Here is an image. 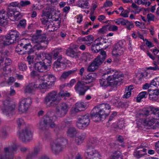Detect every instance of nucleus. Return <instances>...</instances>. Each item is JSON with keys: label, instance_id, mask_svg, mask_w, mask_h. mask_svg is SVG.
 Returning <instances> with one entry per match:
<instances>
[{"label": "nucleus", "instance_id": "obj_42", "mask_svg": "<svg viewBox=\"0 0 159 159\" xmlns=\"http://www.w3.org/2000/svg\"><path fill=\"white\" fill-rule=\"evenodd\" d=\"M123 25H126V28L128 30H130L134 27V24L132 21H129L125 19Z\"/></svg>", "mask_w": 159, "mask_h": 159}, {"label": "nucleus", "instance_id": "obj_19", "mask_svg": "<svg viewBox=\"0 0 159 159\" xmlns=\"http://www.w3.org/2000/svg\"><path fill=\"white\" fill-rule=\"evenodd\" d=\"M8 52H0V64H1L3 62L4 59L5 60V66L4 67L10 65L11 63V61L9 58H8V55L7 53ZM0 65H1L0 64Z\"/></svg>", "mask_w": 159, "mask_h": 159}, {"label": "nucleus", "instance_id": "obj_44", "mask_svg": "<svg viewBox=\"0 0 159 159\" xmlns=\"http://www.w3.org/2000/svg\"><path fill=\"white\" fill-rule=\"evenodd\" d=\"M46 30L49 32H53L57 30V28L54 25L53 21L52 20V22H50L47 26H46Z\"/></svg>", "mask_w": 159, "mask_h": 159}, {"label": "nucleus", "instance_id": "obj_58", "mask_svg": "<svg viewBox=\"0 0 159 159\" xmlns=\"http://www.w3.org/2000/svg\"><path fill=\"white\" fill-rule=\"evenodd\" d=\"M26 25V21L25 20L23 19L20 21L19 24L17 25V27L25 28Z\"/></svg>", "mask_w": 159, "mask_h": 159}, {"label": "nucleus", "instance_id": "obj_57", "mask_svg": "<svg viewBox=\"0 0 159 159\" xmlns=\"http://www.w3.org/2000/svg\"><path fill=\"white\" fill-rule=\"evenodd\" d=\"M134 155L135 157L139 158L144 156L145 155V154L139 152L138 150L137 149L134 152Z\"/></svg>", "mask_w": 159, "mask_h": 159}, {"label": "nucleus", "instance_id": "obj_38", "mask_svg": "<svg viewBox=\"0 0 159 159\" xmlns=\"http://www.w3.org/2000/svg\"><path fill=\"white\" fill-rule=\"evenodd\" d=\"M62 49L61 48H58L55 49L52 52L53 57L54 59L59 58V55L60 52H62Z\"/></svg>", "mask_w": 159, "mask_h": 159}, {"label": "nucleus", "instance_id": "obj_14", "mask_svg": "<svg viewBox=\"0 0 159 159\" xmlns=\"http://www.w3.org/2000/svg\"><path fill=\"white\" fill-rule=\"evenodd\" d=\"M32 134L29 128H26L22 130L19 134V138L23 142L29 141L32 138Z\"/></svg>", "mask_w": 159, "mask_h": 159}, {"label": "nucleus", "instance_id": "obj_59", "mask_svg": "<svg viewBox=\"0 0 159 159\" xmlns=\"http://www.w3.org/2000/svg\"><path fill=\"white\" fill-rule=\"evenodd\" d=\"M20 7H24L30 4V2L29 1H21L19 3Z\"/></svg>", "mask_w": 159, "mask_h": 159}, {"label": "nucleus", "instance_id": "obj_41", "mask_svg": "<svg viewBox=\"0 0 159 159\" xmlns=\"http://www.w3.org/2000/svg\"><path fill=\"white\" fill-rule=\"evenodd\" d=\"M39 129L44 132L47 131L48 126L43 123V121L40 122L38 125Z\"/></svg>", "mask_w": 159, "mask_h": 159}, {"label": "nucleus", "instance_id": "obj_64", "mask_svg": "<svg viewBox=\"0 0 159 159\" xmlns=\"http://www.w3.org/2000/svg\"><path fill=\"white\" fill-rule=\"evenodd\" d=\"M99 50L100 51V54L102 56L101 58L105 60L107 57L106 52L102 49H99Z\"/></svg>", "mask_w": 159, "mask_h": 159}, {"label": "nucleus", "instance_id": "obj_37", "mask_svg": "<svg viewBox=\"0 0 159 159\" xmlns=\"http://www.w3.org/2000/svg\"><path fill=\"white\" fill-rule=\"evenodd\" d=\"M85 137V135L84 134H82L80 135H78L75 138V142L76 143L79 145L81 143Z\"/></svg>", "mask_w": 159, "mask_h": 159}, {"label": "nucleus", "instance_id": "obj_53", "mask_svg": "<svg viewBox=\"0 0 159 159\" xmlns=\"http://www.w3.org/2000/svg\"><path fill=\"white\" fill-rule=\"evenodd\" d=\"M43 18L40 19L41 22L42 24L44 25H46L47 26L48 24H50V22H52V20H48V19L43 17Z\"/></svg>", "mask_w": 159, "mask_h": 159}, {"label": "nucleus", "instance_id": "obj_62", "mask_svg": "<svg viewBox=\"0 0 159 159\" xmlns=\"http://www.w3.org/2000/svg\"><path fill=\"white\" fill-rule=\"evenodd\" d=\"M124 20L125 19L123 18H120L116 20L115 21V22L117 25H119L120 24H121L122 25H123V24H124Z\"/></svg>", "mask_w": 159, "mask_h": 159}, {"label": "nucleus", "instance_id": "obj_43", "mask_svg": "<svg viewBox=\"0 0 159 159\" xmlns=\"http://www.w3.org/2000/svg\"><path fill=\"white\" fill-rule=\"evenodd\" d=\"M104 61V60L101 58V56L99 55L95 59L93 62L95 64V65L98 67L103 63Z\"/></svg>", "mask_w": 159, "mask_h": 159}, {"label": "nucleus", "instance_id": "obj_51", "mask_svg": "<svg viewBox=\"0 0 159 159\" xmlns=\"http://www.w3.org/2000/svg\"><path fill=\"white\" fill-rule=\"evenodd\" d=\"M18 67L19 69L22 71H25L27 68L26 64L24 62H20L18 64Z\"/></svg>", "mask_w": 159, "mask_h": 159}, {"label": "nucleus", "instance_id": "obj_54", "mask_svg": "<svg viewBox=\"0 0 159 159\" xmlns=\"http://www.w3.org/2000/svg\"><path fill=\"white\" fill-rule=\"evenodd\" d=\"M0 136L3 139H5L8 136V134L5 130H2L0 131Z\"/></svg>", "mask_w": 159, "mask_h": 159}, {"label": "nucleus", "instance_id": "obj_31", "mask_svg": "<svg viewBox=\"0 0 159 159\" xmlns=\"http://www.w3.org/2000/svg\"><path fill=\"white\" fill-rule=\"evenodd\" d=\"M98 109H100L101 110L107 111L110 113L111 111V107L109 104L107 103H102L98 105L97 107Z\"/></svg>", "mask_w": 159, "mask_h": 159}, {"label": "nucleus", "instance_id": "obj_29", "mask_svg": "<svg viewBox=\"0 0 159 159\" xmlns=\"http://www.w3.org/2000/svg\"><path fill=\"white\" fill-rule=\"evenodd\" d=\"M91 116L93 120L95 122L99 121L105 119L104 118L101 116L98 112H93L91 114Z\"/></svg>", "mask_w": 159, "mask_h": 159}, {"label": "nucleus", "instance_id": "obj_8", "mask_svg": "<svg viewBox=\"0 0 159 159\" xmlns=\"http://www.w3.org/2000/svg\"><path fill=\"white\" fill-rule=\"evenodd\" d=\"M90 120L88 115L84 116H79L76 122L77 127L80 129H84L89 125Z\"/></svg>", "mask_w": 159, "mask_h": 159}, {"label": "nucleus", "instance_id": "obj_24", "mask_svg": "<svg viewBox=\"0 0 159 159\" xmlns=\"http://www.w3.org/2000/svg\"><path fill=\"white\" fill-rule=\"evenodd\" d=\"M35 69L39 72H43L46 71L48 67H46L41 61L37 62L34 64Z\"/></svg>", "mask_w": 159, "mask_h": 159}, {"label": "nucleus", "instance_id": "obj_33", "mask_svg": "<svg viewBox=\"0 0 159 159\" xmlns=\"http://www.w3.org/2000/svg\"><path fill=\"white\" fill-rule=\"evenodd\" d=\"M43 140L45 141L49 142L50 143L53 142L52 137L51 133L48 131L44 132V134L43 137Z\"/></svg>", "mask_w": 159, "mask_h": 159}, {"label": "nucleus", "instance_id": "obj_49", "mask_svg": "<svg viewBox=\"0 0 159 159\" xmlns=\"http://www.w3.org/2000/svg\"><path fill=\"white\" fill-rule=\"evenodd\" d=\"M147 95V93L145 91L139 93L137 98V101L139 102L142 98H145V96Z\"/></svg>", "mask_w": 159, "mask_h": 159}, {"label": "nucleus", "instance_id": "obj_32", "mask_svg": "<svg viewBox=\"0 0 159 159\" xmlns=\"http://www.w3.org/2000/svg\"><path fill=\"white\" fill-rule=\"evenodd\" d=\"M41 62L43 63L46 67L50 66L52 62V57L50 54L48 53L47 55L44 59Z\"/></svg>", "mask_w": 159, "mask_h": 159}, {"label": "nucleus", "instance_id": "obj_22", "mask_svg": "<svg viewBox=\"0 0 159 159\" xmlns=\"http://www.w3.org/2000/svg\"><path fill=\"white\" fill-rule=\"evenodd\" d=\"M77 70V69H75L74 70L64 71L62 73L60 77V79L61 80H66L69 77L74 75Z\"/></svg>", "mask_w": 159, "mask_h": 159}, {"label": "nucleus", "instance_id": "obj_13", "mask_svg": "<svg viewBox=\"0 0 159 159\" xmlns=\"http://www.w3.org/2000/svg\"><path fill=\"white\" fill-rule=\"evenodd\" d=\"M121 75V74L115 70H109L103 74L102 76L110 82L115 80Z\"/></svg>", "mask_w": 159, "mask_h": 159}, {"label": "nucleus", "instance_id": "obj_61", "mask_svg": "<svg viewBox=\"0 0 159 159\" xmlns=\"http://www.w3.org/2000/svg\"><path fill=\"white\" fill-rule=\"evenodd\" d=\"M108 30H109L116 31L118 30V27L115 25H108Z\"/></svg>", "mask_w": 159, "mask_h": 159}, {"label": "nucleus", "instance_id": "obj_63", "mask_svg": "<svg viewBox=\"0 0 159 159\" xmlns=\"http://www.w3.org/2000/svg\"><path fill=\"white\" fill-rule=\"evenodd\" d=\"M34 57L32 56H28L27 58V61L29 64L30 65L33 63Z\"/></svg>", "mask_w": 159, "mask_h": 159}, {"label": "nucleus", "instance_id": "obj_25", "mask_svg": "<svg viewBox=\"0 0 159 159\" xmlns=\"http://www.w3.org/2000/svg\"><path fill=\"white\" fill-rule=\"evenodd\" d=\"M66 54L68 56L76 59H78L80 57V54L72 48H69L67 49Z\"/></svg>", "mask_w": 159, "mask_h": 159}, {"label": "nucleus", "instance_id": "obj_10", "mask_svg": "<svg viewBox=\"0 0 159 159\" xmlns=\"http://www.w3.org/2000/svg\"><path fill=\"white\" fill-rule=\"evenodd\" d=\"M125 50L124 42L120 41L115 44L112 50V55L118 57L123 54Z\"/></svg>", "mask_w": 159, "mask_h": 159}, {"label": "nucleus", "instance_id": "obj_50", "mask_svg": "<svg viewBox=\"0 0 159 159\" xmlns=\"http://www.w3.org/2000/svg\"><path fill=\"white\" fill-rule=\"evenodd\" d=\"M111 159H122L121 153L119 152H116L111 156Z\"/></svg>", "mask_w": 159, "mask_h": 159}, {"label": "nucleus", "instance_id": "obj_6", "mask_svg": "<svg viewBox=\"0 0 159 159\" xmlns=\"http://www.w3.org/2000/svg\"><path fill=\"white\" fill-rule=\"evenodd\" d=\"M66 140L65 138L59 139L57 141L50 143V146L52 152L55 155H57L62 152L64 148L62 143Z\"/></svg>", "mask_w": 159, "mask_h": 159}, {"label": "nucleus", "instance_id": "obj_23", "mask_svg": "<svg viewBox=\"0 0 159 159\" xmlns=\"http://www.w3.org/2000/svg\"><path fill=\"white\" fill-rule=\"evenodd\" d=\"M149 98L152 101H157L158 99L159 89L157 90H149Z\"/></svg>", "mask_w": 159, "mask_h": 159}, {"label": "nucleus", "instance_id": "obj_39", "mask_svg": "<svg viewBox=\"0 0 159 159\" xmlns=\"http://www.w3.org/2000/svg\"><path fill=\"white\" fill-rule=\"evenodd\" d=\"M37 88H39L40 89L49 88L52 85L51 84H48L47 82H43L42 84H39V85L37 84Z\"/></svg>", "mask_w": 159, "mask_h": 159}, {"label": "nucleus", "instance_id": "obj_20", "mask_svg": "<svg viewBox=\"0 0 159 159\" xmlns=\"http://www.w3.org/2000/svg\"><path fill=\"white\" fill-rule=\"evenodd\" d=\"M98 141L94 138H91L89 139L87 145V150L86 152L97 150L94 148L97 145Z\"/></svg>", "mask_w": 159, "mask_h": 159}, {"label": "nucleus", "instance_id": "obj_36", "mask_svg": "<svg viewBox=\"0 0 159 159\" xmlns=\"http://www.w3.org/2000/svg\"><path fill=\"white\" fill-rule=\"evenodd\" d=\"M86 78V79L83 81L84 82H86V84H89L92 82L95 79L94 74L93 73L89 74Z\"/></svg>", "mask_w": 159, "mask_h": 159}, {"label": "nucleus", "instance_id": "obj_2", "mask_svg": "<svg viewBox=\"0 0 159 159\" xmlns=\"http://www.w3.org/2000/svg\"><path fill=\"white\" fill-rule=\"evenodd\" d=\"M14 17V19H11L13 21L17 20L20 18V13L16 10L13 11H6L4 9L0 11V25L5 27L7 25L8 23V18Z\"/></svg>", "mask_w": 159, "mask_h": 159}, {"label": "nucleus", "instance_id": "obj_21", "mask_svg": "<svg viewBox=\"0 0 159 159\" xmlns=\"http://www.w3.org/2000/svg\"><path fill=\"white\" fill-rule=\"evenodd\" d=\"M86 159H100L101 156L97 150L85 152Z\"/></svg>", "mask_w": 159, "mask_h": 159}, {"label": "nucleus", "instance_id": "obj_11", "mask_svg": "<svg viewBox=\"0 0 159 159\" xmlns=\"http://www.w3.org/2000/svg\"><path fill=\"white\" fill-rule=\"evenodd\" d=\"M70 108L68 104L66 102H62L56 107L55 112L59 117H62L67 114Z\"/></svg>", "mask_w": 159, "mask_h": 159}, {"label": "nucleus", "instance_id": "obj_1", "mask_svg": "<svg viewBox=\"0 0 159 159\" xmlns=\"http://www.w3.org/2000/svg\"><path fill=\"white\" fill-rule=\"evenodd\" d=\"M70 96V93L66 91H61L58 95L57 91L53 90L46 94L44 98V103L47 107H54L61 101L60 97H69Z\"/></svg>", "mask_w": 159, "mask_h": 159}, {"label": "nucleus", "instance_id": "obj_27", "mask_svg": "<svg viewBox=\"0 0 159 159\" xmlns=\"http://www.w3.org/2000/svg\"><path fill=\"white\" fill-rule=\"evenodd\" d=\"M55 13L53 8H51L48 11L43 10L42 12V17H45L47 19H49L52 18V14Z\"/></svg>", "mask_w": 159, "mask_h": 159}, {"label": "nucleus", "instance_id": "obj_3", "mask_svg": "<svg viewBox=\"0 0 159 159\" xmlns=\"http://www.w3.org/2000/svg\"><path fill=\"white\" fill-rule=\"evenodd\" d=\"M16 51L19 54L21 55L24 54L26 52L28 54H30L34 51L30 43H27V40L25 39H22L18 42Z\"/></svg>", "mask_w": 159, "mask_h": 159}, {"label": "nucleus", "instance_id": "obj_18", "mask_svg": "<svg viewBox=\"0 0 159 159\" xmlns=\"http://www.w3.org/2000/svg\"><path fill=\"white\" fill-rule=\"evenodd\" d=\"M157 110L159 111H158L156 113L155 115L152 116V119L151 118V119L150 118L146 119L142 122V123L143 126H151L155 122V120L159 119V109L157 108Z\"/></svg>", "mask_w": 159, "mask_h": 159}, {"label": "nucleus", "instance_id": "obj_17", "mask_svg": "<svg viewBox=\"0 0 159 159\" xmlns=\"http://www.w3.org/2000/svg\"><path fill=\"white\" fill-rule=\"evenodd\" d=\"M56 78L52 74H45L41 75L39 78V80L45 82H47L48 84H51L53 85L56 80Z\"/></svg>", "mask_w": 159, "mask_h": 159}, {"label": "nucleus", "instance_id": "obj_16", "mask_svg": "<svg viewBox=\"0 0 159 159\" xmlns=\"http://www.w3.org/2000/svg\"><path fill=\"white\" fill-rule=\"evenodd\" d=\"M157 108L153 107H149L148 108H143L142 110V114L143 115L145 116H148L149 115L151 114V117L148 118H147V119H151V118L152 119V116L155 115L156 113V112H157L159 111L158 110H157ZM146 119V118L143 120L141 122V124L143 125L142 122Z\"/></svg>", "mask_w": 159, "mask_h": 159}, {"label": "nucleus", "instance_id": "obj_5", "mask_svg": "<svg viewBox=\"0 0 159 159\" xmlns=\"http://www.w3.org/2000/svg\"><path fill=\"white\" fill-rule=\"evenodd\" d=\"M17 150L16 145L9 146L4 148V152L0 154V159H13L12 155ZM16 159H21L20 157H17Z\"/></svg>", "mask_w": 159, "mask_h": 159}, {"label": "nucleus", "instance_id": "obj_52", "mask_svg": "<svg viewBox=\"0 0 159 159\" xmlns=\"http://www.w3.org/2000/svg\"><path fill=\"white\" fill-rule=\"evenodd\" d=\"M30 75L31 78H37L39 80V78L41 76L37 71L35 70H33L30 73Z\"/></svg>", "mask_w": 159, "mask_h": 159}, {"label": "nucleus", "instance_id": "obj_48", "mask_svg": "<svg viewBox=\"0 0 159 159\" xmlns=\"http://www.w3.org/2000/svg\"><path fill=\"white\" fill-rule=\"evenodd\" d=\"M93 61L90 64L87 70L89 72H93L98 67L95 65Z\"/></svg>", "mask_w": 159, "mask_h": 159}, {"label": "nucleus", "instance_id": "obj_45", "mask_svg": "<svg viewBox=\"0 0 159 159\" xmlns=\"http://www.w3.org/2000/svg\"><path fill=\"white\" fill-rule=\"evenodd\" d=\"M62 57V55H59V58H58L57 60L54 63L53 66L54 68H57L61 67V64L63 63V62L61 61Z\"/></svg>", "mask_w": 159, "mask_h": 159}, {"label": "nucleus", "instance_id": "obj_7", "mask_svg": "<svg viewBox=\"0 0 159 159\" xmlns=\"http://www.w3.org/2000/svg\"><path fill=\"white\" fill-rule=\"evenodd\" d=\"M20 34L16 30H11L5 36V44L8 45L20 39Z\"/></svg>", "mask_w": 159, "mask_h": 159}, {"label": "nucleus", "instance_id": "obj_12", "mask_svg": "<svg viewBox=\"0 0 159 159\" xmlns=\"http://www.w3.org/2000/svg\"><path fill=\"white\" fill-rule=\"evenodd\" d=\"M32 102L30 98H28L21 100L19 103L18 110L21 113L25 112L28 110Z\"/></svg>", "mask_w": 159, "mask_h": 159}, {"label": "nucleus", "instance_id": "obj_56", "mask_svg": "<svg viewBox=\"0 0 159 159\" xmlns=\"http://www.w3.org/2000/svg\"><path fill=\"white\" fill-rule=\"evenodd\" d=\"M7 67H4L3 68V74L5 76L10 74L11 72V68H7Z\"/></svg>", "mask_w": 159, "mask_h": 159}, {"label": "nucleus", "instance_id": "obj_60", "mask_svg": "<svg viewBox=\"0 0 159 159\" xmlns=\"http://www.w3.org/2000/svg\"><path fill=\"white\" fill-rule=\"evenodd\" d=\"M108 30V25L104 26L99 30V32L100 33L104 34Z\"/></svg>", "mask_w": 159, "mask_h": 159}, {"label": "nucleus", "instance_id": "obj_9", "mask_svg": "<svg viewBox=\"0 0 159 159\" xmlns=\"http://www.w3.org/2000/svg\"><path fill=\"white\" fill-rule=\"evenodd\" d=\"M86 82L83 81H79L77 82L75 86V89L77 93L80 96L84 95L86 91L89 89L90 86L86 85Z\"/></svg>", "mask_w": 159, "mask_h": 159}, {"label": "nucleus", "instance_id": "obj_47", "mask_svg": "<svg viewBox=\"0 0 159 159\" xmlns=\"http://www.w3.org/2000/svg\"><path fill=\"white\" fill-rule=\"evenodd\" d=\"M138 150V152L141 153H146L147 150L148 149V147L143 146V145H141L137 148Z\"/></svg>", "mask_w": 159, "mask_h": 159}, {"label": "nucleus", "instance_id": "obj_4", "mask_svg": "<svg viewBox=\"0 0 159 159\" xmlns=\"http://www.w3.org/2000/svg\"><path fill=\"white\" fill-rule=\"evenodd\" d=\"M41 30H37L36 34L33 35L31 38V41L34 43H41L39 49H44L47 48L48 41L45 34H42Z\"/></svg>", "mask_w": 159, "mask_h": 159}, {"label": "nucleus", "instance_id": "obj_30", "mask_svg": "<svg viewBox=\"0 0 159 159\" xmlns=\"http://www.w3.org/2000/svg\"><path fill=\"white\" fill-rule=\"evenodd\" d=\"M37 84L34 83H30L27 85L25 89V91L26 93H30L32 92L34 89L37 88Z\"/></svg>", "mask_w": 159, "mask_h": 159}, {"label": "nucleus", "instance_id": "obj_35", "mask_svg": "<svg viewBox=\"0 0 159 159\" xmlns=\"http://www.w3.org/2000/svg\"><path fill=\"white\" fill-rule=\"evenodd\" d=\"M99 83L100 86L101 87H103L104 88H106L111 85V82L106 78H102L100 79L99 80Z\"/></svg>", "mask_w": 159, "mask_h": 159}, {"label": "nucleus", "instance_id": "obj_34", "mask_svg": "<svg viewBox=\"0 0 159 159\" xmlns=\"http://www.w3.org/2000/svg\"><path fill=\"white\" fill-rule=\"evenodd\" d=\"M16 7L20 8V4L18 2H11L8 6L7 8V12L16 10V9L14 7Z\"/></svg>", "mask_w": 159, "mask_h": 159}, {"label": "nucleus", "instance_id": "obj_55", "mask_svg": "<svg viewBox=\"0 0 159 159\" xmlns=\"http://www.w3.org/2000/svg\"><path fill=\"white\" fill-rule=\"evenodd\" d=\"M98 112L99 113L101 116H102V117L104 118V119L106 118V117L108 116L110 113L108 111H103V110H101L100 109H98Z\"/></svg>", "mask_w": 159, "mask_h": 159}, {"label": "nucleus", "instance_id": "obj_40", "mask_svg": "<svg viewBox=\"0 0 159 159\" xmlns=\"http://www.w3.org/2000/svg\"><path fill=\"white\" fill-rule=\"evenodd\" d=\"M77 134V131L73 127L70 128L67 131V134L68 136L73 137Z\"/></svg>", "mask_w": 159, "mask_h": 159}, {"label": "nucleus", "instance_id": "obj_15", "mask_svg": "<svg viewBox=\"0 0 159 159\" xmlns=\"http://www.w3.org/2000/svg\"><path fill=\"white\" fill-rule=\"evenodd\" d=\"M3 106L2 109L3 112L6 115L9 114L11 111L14 110L16 105L8 100L3 102Z\"/></svg>", "mask_w": 159, "mask_h": 159}, {"label": "nucleus", "instance_id": "obj_46", "mask_svg": "<svg viewBox=\"0 0 159 159\" xmlns=\"http://www.w3.org/2000/svg\"><path fill=\"white\" fill-rule=\"evenodd\" d=\"M117 113L116 112H113L111 114V116H110L109 120L107 123L106 125L108 127L111 126L110 125L112 124L113 122L112 121H113L114 117L116 116Z\"/></svg>", "mask_w": 159, "mask_h": 159}, {"label": "nucleus", "instance_id": "obj_28", "mask_svg": "<svg viewBox=\"0 0 159 159\" xmlns=\"http://www.w3.org/2000/svg\"><path fill=\"white\" fill-rule=\"evenodd\" d=\"M90 0H78L76 3V5L83 9L88 8L89 7V2Z\"/></svg>", "mask_w": 159, "mask_h": 159}, {"label": "nucleus", "instance_id": "obj_26", "mask_svg": "<svg viewBox=\"0 0 159 159\" xmlns=\"http://www.w3.org/2000/svg\"><path fill=\"white\" fill-rule=\"evenodd\" d=\"M43 121V123L46 124V125L48 126H49L52 128H55L56 126L52 120V118L48 116H44Z\"/></svg>", "mask_w": 159, "mask_h": 159}]
</instances>
